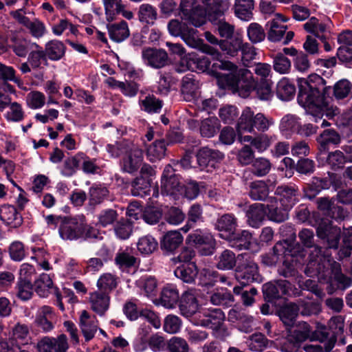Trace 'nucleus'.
<instances>
[{
  "label": "nucleus",
  "mask_w": 352,
  "mask_h": 352,
  "mask_svg": "<svg viewBox=\"0 0 352 352\" xmlns=\"http://www.w3.org/2000/svg\"><path fill=\"white\" fill-rule=\"evenodd\" d=\"M300 243L306 248H312L309 256V261L305 269V274L309 277H316L319 282L333 285L342 289L349 287L352 280L341 272L339 263L335 261L328 253L322 254V248L314 245V233L312 230L302 229L298 233Z\"/></svg>",
  "instance_id": "f257e3e1"
},
{
  "label": "nucleus",
  "mask_w": 352,
  "mask_h": 352,
  "mask_svg": "<svg viewBox=\"0 0 352 352\" xmlns=\"http://www.w3.org/2000/svg\"><path fill=\"white\" fill-rule=\"evenodd\" d=\"M217 82L222 89L230 88L238 91L243 98L249 96L255 91L258 98L270 100L273 97L271 80H260L256 82L252 73L245 68L238 67L230 61H223L212 65Z\"/></svg>",
  "instance_id": "f03ea898"
},
{
  "label": "nucleus",
  "mask_w": 352,
  "mask_h": 352,
  "mask_svg": "<svg viewBox=\"0 0 352 352\" xmlns=\"http://www.w3.org/2000/svg\"><path fill=\"white\" fill-rule=\"evenodd\" d=\"M298 102L314 122L320 120L324 113L327 116L339 113L337 107L329 108L328 97L331 88L326 86V81L318 74H312L307 79H298Z\"/></svg>",
  "instance_id": "7ed1b4c3"
},
{
  "label": "nucleus",
  "mask_w": 352,
  "mask_h": 352,
  "mask_svg": "<svg viewBox=\"0 0 352 352\" xmlns=\"http://www.w3.org/2000/svg\"><path fill=\"white\" fill-rule=\"evenodd\" d=\"M274 124L273 118L265 116L262 113H254L249 107H245L236 124V132L241 143L249 142L253 146L254 137L250 135H243V133H254L255 130L264 133Z\"/></svg>",
  "instance_id": "20e7f679"
},
{
  "label": "nucleus",
  "mask_w": 352,
  "mask_h": 352,
  "mask_svg": "<svg viewBox=\"0 0 352 352\" xmlns=\"http://www.w3.org/2000/svg\"><path fill=\"white\" fill-rule=\"evenodd\" d=\"M168 30L171 36L181 37L187 45L200 50L210 55L212 59L219 60L221 58V54L219 50L204 43V41L199 36L198 31L187 23L172 19L168 23Z\"/></svg>",
  "instance_id": "39448f33"
},
{
  "label": "nucleus",
  "mask_w": 352,
  "mask_h": 352,
  "mask_svg": "<svg viewBox=\"0 0 352 352\" xmlns=\"http://www.w3.org/2000/svg\"><path fill=\"white\" fill-rule=\"evenodd\" d=\"M225 320L223 311L215 308L199 311L193 318L192 322L196 326L212 329L221 337H227L230 333L224 324Z\"/></svg>",
  "instance_id": "423d86ee"
},
{
  "label": "nucleus",
  "mask_w": 352,
  "mask_h": 352,
  "mask_svg": "<svg viewBox=\"0 0 352 352\" xmlns=\"http://www.w3.org/2000/svg\"><path fill=\"white\" fill-rule=\"evenodd\" d=\"M235 278L243 287L253 282L259 283L262 280L257 264L247 254L239 255Z\"/></svg>",
  "instance_id": "0eeeda50"
},
{
  "label": "nucleus",
  "mask_w": 352,
  "mask_h": 352,
  "mask_svg": "<svg viewBox=\"0 0 352 352\" xmlns=\"http://www.w3.org/2000/svg\"><path fill=\"white\" fill-rule=\"evenodd\" d=\"M85 225V217L82 214L74 217H64L60 222L58 233L63 240L76 241L82 238Z\"/></svg>",
  "instance_id": "6e6552de"
},
{
  "label": "nucleus",
  "mask_w": 352,
  "mask_h": 352,
  "mask_svg": "<svg viewBox=\"0 0 352 352\" xmlns=\"http://www.w3.org/2000/svg\"><path fill=\"white\" fill-rule=\"evenodd\" d=\"M144 160L143 150L138 145L131 143L120 161L121 170L129 174L136 173Z\"/></svg>",
  "instance_id": "1a4fd4ad"
},
{
  "label": "nucleus",
  "mask_w": 352,
  "mask_h": 352,
  "mask_svg": "<svg viewBox=\"0 0 352 352\" xmlns=\"http://www.w3.org/2000/svg\"><path fill=\"white\" fill-rule=\"evenodd\" d=\"M186 243L200 249L203 255H210L214 250V239L212 234L207 230H196L189 234Z\"/></svg>",
  "instance_id": "9d476101"
},
{
  "label": "nucleus",
  "mask_w": 352,
  "mask_h": 352,
  "mask_svg": "<svg viewBox=\"0 0 352 352\" xmlns=\"http://www.w3.org/2000/svg\"><path fill=\"white\" fill-rule=\"evenodd\" d=\"M200 0H194L189 4L183 3L181 11L189 24L195 28L202 26L206 23V11L199 5Z\"/></svg>",
  "instance_id": "9b49d317"
},
{
  "label": "nucleus",
  "mask_w": 352,
  "mask_h": 352,
  "mask_svg": "<svg viewBox=\"0 0 352 352\" xmlns=\"http://www.w3.org/2000/svg\"><path fill=\"white\" fill-rule=\"evenodd\" d=\"M141 57L145 65L156 69L165 67L168 59L164 50L150 47L142 49Z\"/></svg>",
  "instance_id": "f8f14e48"
},
{
  "label": "nucleus",
  "mask_w": 352,
  "mask_h": 352,
  "mask_svg": "<svg viewBox=\"0 0 352 352\" xmlns=\"http://www.w3.org/2000/svg\"><path fill=\"white\" fill-rule=\"evenodd\" d=\"M317 235L324 240L329 249L337 250L340 243V228L333 226L331 223L322 221L317 228Z\"/></svg>",
  "instance_id": "ddd939ff"
},
{
  "label": "nucleus",
  "mask_w": 352,
  "mask_h": 352,
  "mask_svg": "<svg viewBox=\"0 0 352 352\" xmlns=\"http://www.w3.org/2000/svg\"><path fill=\"white\" fill-rule=\"evenodd\" d=\"M196 157L200 169L210 172L223 159L224 155L217 150L204 147L199 151Z\"/></svg>",
  "instance_id": "4468645a"
},
{
  "label": "nucleus",
  "mask_w": 352,
  "mask_h": 352,
  "mask_svg": "<svg viewBox=\"0 0 352 352\" xmlns=\"http://www.w3.org/2000/svg\"><path fill=\"white\" fill-rule=\"evenodd\" d=\"M291 284L286 280H278L268 282L263 285V292L268 302L281 298L288 294Z\"/></svg>",
  "instance_id": "2eb2a0df"
},
{
  "label": "nucleus",
  "mask_w": 352,
  "mask_h": 352,
  "mask_svg": "<svg viewBox=\"0 0 352 352\" xmlns=\"http://www.w3.org/2000/svg\"><path fill=\"white\" fill-rule=\"evenodd\" d=\"M289 248L288 239L277 242L271 251L261 255L262 263L269 267L275 266L278 261L283 259L285 255L288 254Z\"/></svg>",
  "instance_id": "dca6fc26"
},
{
  "label": "nucleus",
  "mask_w": 352,
  "mask_h": 352,
  "mask_svg": "<svg viewBox=\"0 0 352 352\" xmlns=\"http://www.w3.org/2000/svg\"><path fill=\"white\" fill-rule=\"evenodd\" d=\"M68 348L67 338L64 334L57 338L45 337L38 343L39 352H66Z\"/></svg>",
  "instance_id": "f3484780"
},
{
  "label": "nucleus",
  "mask_w": 352,
  "mask_h": 352,
  "mask_svg": "<svg viewBox=\"0 0 352 352\" xmlns=\"http://www.w3.org/2000/svg\"><path fill=\"white\" fill-rule=\"evenodd\" d=\"M198 294L195 289H190L182 296L179 305L180 313L186 318H193L198 314L199 305L197 300Z\"/></svg>",
  "instance_id": "a211bd4d"
},
{
  "label": "nucleus",
  "mask_w": 352,
  "mask_h": 352,
  "mask_svg": "<svg viewBox=\"0 0 352 352\" xmlns=\"http://www.w3.org/2000/svg\"><path fill=\"white\" fill-rule=\"evenodd\" d=\"M88 302L94 313L103 316L109 308L110 296L109 294L98 290L89 293Z\"/></svg>",
  "instance_id": "6ab92c4d"
},
{
  "label": "nucleus",
  "mask_w": 352,
  "mask_h": 352,
  "mask_svg": "<svg viewBox=\"0 0 352 352\" xmlns=\"http://www.w3.org/2000/svg\"><path fill=\"white\" fill-rule=\"evenodd\" d=\"M238 227L236 217L231 213L219 217L214 223V228L218 230L220 237L227 239Z\"/></svg>",
  "instance_id": "aec40b11"
},
{
  "label": "nucleus",
  "mask_w": 352,
  "mask_h": 352,
  "mask_svg": "<svg viewBox=\"0 0 352 352\" xmlns=\"http://www.w3.org/2000/svg\"><path fill=\"white\" fill-rule=\"evenodd\" d=\"M79 326L86 341L91 340L95 336L98 329V320L86 310H82L79 318Z\"/></svg>",
  "instance_id": "412c9836"
},
{
  "label": "nucleus",
  "mask_w": 352,
  "mask_h": 352,
  "mask_svg": "<svg viewBox=\"0 0 352 352\" xmlns=\"http://www.w3.org/2000/svg\"><path fill=\"white\" fill-rule=\"evenodd\" d=\"M115 261L122 272L133 274L138 266V258L128 250H120L116 255Z\"/></svg>",
  "instance_id": "4be33fe9"
},
{
  "label": "nucleus",
  "mask_w": 352,
  "mask_h": 352,
  "mask_svg": "<svg viewBox=\"0 0 352 352\" xmlns=\"http://www.w3.org/2000/svg\"><path fill=\"white\" fill-rule=\"evenodd\" d=\"M298 191L295 186L284 185L276 188V194L280 196V204L286 209H291L298 201Z\"/></svg>",
  "instance_id": "5701e85b"
},
{
  "label": "nucleus",
  "mask_w": 352,
  "mask_h": 352,
  "mask_svg": "<svg viewBox=\"0 0 352 352\" xmlns=\"http://www.w3.org/2000/svg\"><path fill=\"white\" fill-rule=\"evenodd\" d=\"M287 21V19L280 14H276L275 17L267 22L270 29L267 32V38L272 42L280 41L285 34L287 25L282 24Z\"/></svg>",
  "instance_id": "b1692460"
},
{
  "label": "nucleus",
  "mask_w": 352,
  "mask_h": 352,
  "mask_svg": "<svg viewBox=\"0 0 352 352\" xmlns=\"http://www.w3.org/2000/svg\"><path fill=\"white\" fill-rule=\"evenodd\" d=\"M267 214L271 221L281 223L288 219V210L282 206L276 197H270L266 205Z\"/></svg>",
  "instance_id": "393cba45"
},
{
  "label": "nucleus",
  "mask_w": 352,
  "mask_h": 352,
  "mask_svg": "<svg viewBox=\"0 0 352 352\" xmlns=\"http://www.w3.org/2000/svg\"><path fill=\"white\" fill-rule=\"evenodd\" d=\"M55 314L51 307L45 305L40 307L36 313L35 323L44 332H48L53 329V320Z\"/></svg>",
  "instance_id": "a878e982"
},
{
  "label": "nucleus",
  "mask_w": 352,
  "mask_h": 352,
  "mask_svg": "<svg viewBox=\"0 0 352 352\" xmlns=\"http://www.w3.org/2000/svg\"><path fill=\"white\" fill-rule=\"evenodd\" d=\"M298 263L297 258L289 249V252L283 257V265L278 269L279 274L285 278H292L297 281L300 278L298 275Z\"/></svg>",
  "instance_id": "bb28decb"
},
{
  "label": "nucleus",
  "mask_w": 352,
  "mask_h": 352,
  "mask_svg": "<svg viewBox=\"0 0 352 352\" xmlns=\"http://www.w3.org/2000/svg\"><path fill=\"white\" fill-rule=\"evenodd\" d=\"M109 6L107 3L104 5L107 20L112 21L117 14H121L123 17L128 20L133 18L134 14L132 11L126 10L124 5L122 4V0H109Z\"/></svg>",
  "instance_id": "cd10ccee"
},
{
  "label": "nucleus",
  "mask_w": 352,
  "mask_h": 352,
  "mask_svg": "<svg viewBox=\"0 0 352 352\" xmlns=\"http://www.w3.org/2000/svg\"><path fill=\"white\" fill-rule=\"evenodd\" d=\"M107 28L110 38L117 43L122 42L130 35L128 23L123 20L118 23H110Z\"/></svg>",
  "instance_id": "c85d7f7f"
},
{
  "label": "nucleus",
  "mask_w": 352,
  "mask_h": 352,
  "mask_svg": "<svg viewBox=\"0 0 352 352\" xmlns=\"http://www.w3.org/2000/svg\"><path fill=\"white\" fill-rule=\"evenodd\" d=\"M0 218L2 221L12 228H18L23 222L21 216L15 207L11 205H3L0 208Z\"/></svg>",
  "instance_id": "c756f323"
},
{
  "label": "nucleus",
  "mask_w": 352,
  "mask_h": 352,
  "mask_svg": "<svg viewBox=\"0 0 352 352\" xmlns=\"http://www.w3.org/2000/svg\"><path fill=\"white\" fill-rule=\"evenodd\" d=\"M252 239V234L245 230L236 232V230L229 237L227 241H229L230 246L239 250H248L250 248Z\"/></svg>",
  "instance_id": "7c9ffc66"
},
{
  "label": "nucleus",
  "mask_w": 352,
  "mask_h": 352,
  "mask_svg": "<svg viewBox=\"0 0 352 352\" xmlns=\"http://www.w3.org/2000/svg\"><path fill=\"white\" fill-rule=\"evenodd\" d=\"M304 29L309 33L314 34L320 41L327 39L329 33L328 25L320 22L316 17H311L304 25Z\"/></svg>",
  "instance_id": "2f4dec72"
},
{
  "label": "nucleus",
  "mask_w": 352,
  "mask_h": 352,
  "mask_svg": "<svg viewBox=\"0 0 352 352\" xmlns=\"http://www.w3.org/2000/svg\"><path fill=\"white\" fill-rule=\"evenodd\" d=\"M267 211L263 204L251 205L246 212L248 224L253 228H258L265 219Z\"/></svg>",
  "instance_id": "473e14b6"
},
{
  "label": "nucleus",
  "mask_w": 352,
  "mask_h": 352,
  "mask_svg": "<svg viewBox=\"0 0 352 352\" xmlns=\"http://www.w3.org/2000/svg\"><path fill=\"white\" fill-rule=\"evenodd\" d=\"M55 290L58 289L54 287L52 278L50 274L43 273L35 281V291L42 298L47 297L50 293L55 294Z\"/></svg>",
  "instance_id": "72a5a7b5"
},
{
  "label": "nucleus",
  "mask_w": 352,
  "mask_h": 352,
  "mask_svg": "<svg viewBox=\"0 0 352 352\" xmlns=\"http://www.w3.org/2000/svg\"><path fill=\"white\" fill-rule=\"evenodd\" d=\"M145 147L146 157L151 162L160 161L166 155V144L164 140H156Z\"/></svg>",
  "instance_id": "f704fd0d"
},
{
  "label": "nucleus",
  "mask_w": 352,
  "mask_h": 352,
  "mask_svg": "<svg viewBox=\"0 0 352 352\" xmlns=\"http://www.w3.org/2000/svg\"><path fill=\"white\" fill-rule=\"evenodd\" d=\"M300 125L299 118L293 114H287L282 118L279 129L283 135L288 137L292 133H298Z\"/></svg>",
  "instance_id": "c9c22d12"
},
{
  "label": "nucleus",
  "mask_w": 352,
  "mask_h": 352,
  "mask_svg": "<svg viewBox=\"0 0 352 352\" xmlns=\"http://www.w3.org/2000/svg\"><path fill=\"white\" fill-rule=\"evenodd\" d=\"M179 298V292L177 287L169 284L166 285L160 296L161 304L166 308H173L177 303Z\"/></svg>",
  "instance_id": "e433bc0d"
},
{
  "label": "nucleus",
  "mask_w": 352,
  "mask_h": 352,
  "mask_svg": "<svg viewBox=\"0 0 352 352\" xmlns=\"http://www.w3.org/2000/svg\"><path fill=\"white\" fill-rule=\"evenodd\" d=\"M11 48L19 57H25L31 50L38 48V45L23 38L14 37L12 38Z\"/></svg>",
  "instance_id": "4c0bfd02"
},
{
  "label": "nucleus",
  "mask_w": 352,
  "mask_h": 352,
  "mask_svg": "<svg viewBox=\"0 0 352 352\" xmlns=\"http://www.w3.org/2000/svg\"><path fill=\"white\" fill-rule=\"evenodd\" d=\"M176 277L180 278L184 282L192 283L194 282L198 272L195 263H189L188 264H182L178 266L174 271Z\"/></svg>",
  "instance_id": "58836bf2"
},
{
  "label": "nucleus",
  "mask_w": 352,
  "mask_h": 352,
  "mask_svg": "<svg viewBox=\"0 0 352 352\" xmlns=\"http://www.w3.org/2000/svg\"><path fill=\"white\" fill-rule=\"evenodd\" d=\"M199 89V82L192 76L188 75L183 78L181 91L185 100L190 101L195 98Z\"/></svg>",
  "instance_id": "ea45409f"
},
{
  "label": "nucleus",
  "mask_w": 352,
  "mask_h": 352,
  "mask_svg": "<svg viewBox=\"0 0 352 352\" xmlns=\"http://www.w3.org/2000/svg\"><path fill=\"white\" fill-rule=\"evenodd\" d=\"M66 47L58 40H52L47 42L45 47V54L51 60H59L65 55Z\"/></svg>",
  "instance_id": "a19ab883"
},
{
  "label": "nucleus",
  "mask_w": 352,
  "mask_h": 352,
  "mask_svg": "<svg viewBox=\"0 0 352 352\" xmlns=\"http://www.w3.org/2000/svg\"><path fill=\"white\" fill-rule=\"evenodd\" d=\"M298 305L295 303H287L280 308L278 316L285 326L294 325L298 313Z\"/></svg>",
  "instance_id": "79ce46f5"
},
{
  "label": "nucleus",
  "mask_w": 352,
  "mask_h": 352,
  "mask_svg": "<svg viewBox=\"0 0 352 352\" xmlns=\"http://www.w3.org/2000/svg\"><path fill=\"white\" fill-rule=\"evenodd\" d=\"M120 283V278L116 275L111 273H104L97 281L98 290L109 294L115 289Z\"/></svg>",
  "instance_id": "37998d69"
},
{
  "label": "nucleus",
  "mask_w": 352,
  "mask_h": 352,
  "mask_svg": "<svg viewBox=\"0 0 352 352\" xmlns=\"http://www.w3.org/2000/svg\"><path fill=\"white\" fill-rule=\"evenodd\" d=\"M161 184L162 192L166 195H177L181 194L183 190L179 177L177 175H173L168 178L162 179Z\"/></svg>",
  "instance_id": "c03bdc74"
},
{
  "label": "nucleus",
  "mask_w": 352,
  "mask_h": 352,
  "mask_svg": "<svg viewBox=\"0 0 352 352\" xmlns=\"http://www.w3.org/2000/svg\"><path fill=\"white\" fill-rule=\"evenodd\" d=\"M296 94L294 84L288 78H282L277 84L276 94L282 100L288 101L292 100Z\"/></svg>",
  "instance_id": "a18cd8bd"
},
{
  "label": "nucleus",
  "mask_w": 352,
  "mask_h": 352,
  "mask_svg": "<svg viewBox=\"0 0 352 352\" xmlns=\"http://www.w3.org/2000/svg\"><path fill=\"white\" fill-rule=\"evenodd\" d=\"M151 179L143 176L136 177L132 183L131 193L133 196L144 197L149 195Z\"/></svg>",
  "instance_id": "49530a36"
},
{
  "label": "nucleus",
  "mask_w": 352,
  "mask_h": 352,
  "mask_svg": "<svg viewBox=\"0 0 352 352\" xmlns=\"http://www.w3.org/2000/svg\"><path fill=\"white\" fill-rule=\"evenodd\" d=\"M272 341L269 340L263 334L256 333L251 335L248 340V346L250 351L261 352L265 349L270 347Z\"/></svg>",
  "instance_id": "de8ad7c7"
},
{
  "label": "nucleus",
  "mask_w": 352,
  "mask_h": 352,
  "mask_svg": "<svg viewBox=\"0 0 352 352\" xmlns=\"http://www.w3.org/2000/svg\"><path fill=\"white\" fill-rule=\"evenodd\" d=\"M217 267L221 270H229L238 265L239 256L229 250L223 251L217 258Z\"/></svg>",
  "instance_id": "09e8293b"
},
{
  "label": "nucleus",
  "mask_w": 352,
  "mask_h": 352,
  "mask_svg": "<svg viewBox=\"0 0 352 352\" xmlns=\"http://www.w3.org/2000/svg\"><path fill=\"white\" fill-rule=\"evenodd\" d=\"M83 153L79 152L75 155L67 158L63 164L61 174L65 177L72 176L81 165Z\"/></svg>",
  "instance_id": "8fccbe9b"
},
{
  "label": "nucleus",
  "mask_w": 352,
  "mask_h": 352,
  "mask_svg": "<svg viewBox=\"0 0 352 352\" xmlns=\"http://www.w3.org/2000/svg\"><path fill=\"white\" fill-rule=\"evenodd\" d=\"M138 16L141 23L153 25L157 19V10L149 3H143L139 8Z\"/></svg>",
  "instance_id": "3c124183"
},
{
  "label": "nucleus",
  "mask_w": 352,
  "mask_h": 352,
  "mask_svg": "<svg viewBox=\"0 0 352 352\" xmlns=\"http://www.w3.org/2000/svg\"><path fill=\"white\" fill-rule=\"evenodd\" d=\"M269 191L267 184L263 181L258 180L250 184L249 195L253 200L263 201L268 197Z\"/></svg>",
  "instance_id": "603ef678"
},
{
  "label": "nucleus",
  "mask_w": 352,
  "mask_h": 352,
  "mask_svg": "<svg viewBox=\"0 0 352 352\" xmlns=\"http://www.w3.org/2000/svg\"><path fill=\"white\" fill-rule=\"evenodd\" d=\"M254 0H235L234 12L241 20L248 21L252 17Z\"/></svg>",
  "instance_id": "864d4df0"
},
{
  "label": "nucleus",
  "mask_w": 352,
  "mask_h": 352,
  "mask_svg": "<svg viewBox=\"0 0 352 352\" xmlns=\"http://www.w3.org/2000/svg\"><path fill=\"white\" fill-rule=\"evenodd\" d=\"M183 241V236L179 231H169L163 237L162 248L168 252L176 250Z\"/></svg>",
  "instance_id": "5fc2aeb1"
},
{
  "label": "nucleus",
  "mask_w": 352,
  "mask_h": 352,
  "mask_svg": "<svg viewBox=\"0 0 352 352\" xmlns=\"http://www.w3.org/2000/svg\"><path fill=\"white\" fill-rule=\"evenodd\" d=\"M140 109L148 113H158L161 111L162 101L153 95H148L139 101Z\"/></svg>",
  "instance_id": "6e6d98bb"
},
{
  "label": "nucleus",
  "mask_w": 352,
  "mask_h": 352,
  "mask_svg": "<svg viewBox=\"0 0 352 352\" xmlns=\"http://www.w3.org/2000/svg\"><path fill=\"white\" fill-rule=\"evenodd\" d=\"M338 42L341 46L338 50V55L344 56V54H347L346 58H352V49L349 46H352V31L346 30L340 33L338 36Z\"/></svg>",
  "instance_id": "4d7b16f0"
},
{
  "label": "nucleus",
  "mask_w": 352,
  "mask_h": 352,
  "mask_svg": "<svg viewBox=\"0 0 352 352\" xmlns=\"http://www.w3.org/2000/svg\"><path fill=\"white\" fill-rule=\"evenodd\" d=\"M220 128V122L217 118L210 117L204 120L200 125L199 131L202 137L212 138Z\"/></svg>",
  "instance_id": "13d9d810"
},
{
  "label": "nucleus",
  "mask_w": 352,
  "mask_h": 352,
  "mask_svg": "<svg viewBox=\"0 0 352 352\" xmlns=\"http://www.w3.org/2000/svg\"><path fill=\"white\" fill-rule=\"evenodd\" d=\"M302 342L291 332L277 344V349H280L281 352H297Z\"/></svg>",
  "instance_id": "bf43d9fd"
},
{
  "label": "nucleus",
  "mask_w": 352,
  "mask_h": 352,
  "mask_svg": "<svg viewBox=\"0 0 352 352\" xmlns=\"http://www.w3.org/2000/svg\"><path fill=\"white\" fill-rule=\"evenodd\" d=\"M108 189L102 184H94L89 190V202L91 205L101 204L108 196Z\"/></svg>",
  "instance_id": "052dcab7"
},
{
  "label": "nucleus",
  "mask_w": 352,
  "mask_h": 352,
  "mask_svg": "<svg viewBox=\"0 0 352 352\" xmlns=\"http://www.w3.org/2000/svg\"><path fill=\"white\" fill-rule=\"evenodd\" d=\"M317 140L320 145V151H326L329 144H338L340 142V136L334 130L327 129L320 134Z\"/></svg>",
  "instance_id": "680f3d73"
},
{
  "label": "nucleus",
  "mask_w": 352,
  "mask_h": 352,
  "mask_svg": "<svg viewBox=\"0 0 352 352\" xmlns=\"http://www.w3.org/2000/svg\"><path fill=\"white\" fill-rule=\"evenodd\" d=\"M243 38L240 36H236L230 41H220L219 45L220 49L230 56H235L240 51L242 45Z\"/></svg>",
  "instance_id": "e2e57ef3"
},
{
  "label": "nucleus",
  "mask_w": 352,
  "mask_h": 352,
  "mask_svg": "<svg viewBox=\"0 0 352 352\" xmlns=\"http://www.w3.org/2000/svg\"><path fill=\"white\" fill-rule=\"evenodd\" d=\"M276 140V135H269L264 132L254 137L253 146L258 153H263L267 150Z\"/></svg>",
  "instance_id": "0e129e2a"
},
{
  "label": "nucleus",
  "mask_w": 352,
  "mask_h": 352,
  "mask_svg": "<svg viewBox=\"0 0 352 352\" xmlns=\"http://www.w3.org/2000/svg\"><path fill=\"white\" fill-rule=\"evenodd\" d=\"M157 246V241L151 235H146L140 238L137 243L138 251L144 255L153 253Z\"/></svg>",
  "instance_id": "69168bd1"
},
{
  "label": "nucleus",
  "mask_w": 352,
  "mask_h": 352,
  "mask_svg": "<svg viewBox=\"0 0 352 352\" xmlns=\"http://www.w3.org/2000/svg\"><path fill=\"white\" fill-rule=\"evenodd\" d=\"M265 36L264 29L257 23H251L247 28V36L252 44L263 41Z\"/></svg>",
  "instance_id": "338daca9"
},
{
  "label": "nucleus",
  "mask_w": 352,
  "mask_h": 352,
  "mask_svg": "<svg viewBox=\"0 0 352 352\" xmlns=\"http://www.w3.org/2000/svg\"><path fill=\"white\" fill-rule=\"evenodd\" d=\"M342 245L338 252V259L349 257L352 250V227L344 230Z\"/></svg>",
  "instance_id": "774afa93"
}]
</instances>
